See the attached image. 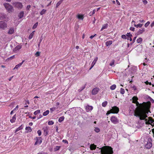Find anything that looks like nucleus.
<instances>
[{
  "mask_svg": "<svg viewBox=\"0 0 154 154\" xmlns=\"http://www.w3.org/2000/svg\"><path fill=\"white\" fill-rule=\"evenodd\" d=\"M77 18L79 19L83 20L84 18L83 16L82 15L78 14L77 16Z\"/></svg>",
  "mask_w": 154,
  "mask_h": 154,
  "instance_id": "nucleus-31",
  "label": "nucleus"
},
{
  "mask_svg": "<svg viewBox=\"0 0 154 154\" xmlns=\"http://www.w3.org/2000/svg\"><path fill=\"white\" fill-rule=\"evenodd\" d=\"M143 2L145 5L148 2L146 0H143Z\"/></svg>",
  "mask_w": 154,
  "mask_h": 154,
  "instance_id": "nucleus-52",
  "label": "nucleus"
},
{
  "mask_svg": "<svg viewBox=\"0 0 154 154\" xmlns=\"http://www.w3.org/2000/svg\"><path fill=\"white\" fill-rule=\"evenodd\" d=\"M15 58V55H14L8 58V59H12Z\"/></svg>",
  "mask_w": 154,
  "mask_h": 154,
  "instance_id": "nucleus-50",
  "label": "nucleus"
},
{
  "mask_svg": "<svg viewBox=\"0 0 154 154\" xmlns=\"http://www.w3.org/2000/svg\"><path fill=\"white\" fill-rule=\"evenodd\" d=\"M49 112V110H47L46 111L44 112L43 113V116H45L48 115Z\"/></svg>",
  "mask_w": 154,
  "mask_h": 154,
  "instance_id": "nucleus-30",
  "label": "nucleus"
},
{
  "mask_svg": "<svg viewBox=\"0 0 154 154\" xmlns=\"http://www.w3.org/2000/svg\"><path fill=\"white\" fill-rule=\"evenodd\" d=\"M99 91V89L97 88H94L92 91V94L93 95L97 94Z\"/></svg>",
  "mask_w": 154,
  "mask_h": 154,
  "instance_id": "nucleus-10",
  "label": "nucleus"
},
{
  "mask_svg": "<svg viewBox=\"0 0 154 154\" xmlns=\"http://www.w3.org/2000/svg\"><path fill=\"white\" fill-rule=\"evenodd\" d=\"M145 31L144 28H141V29H139L137 32L135 34V35L136 36L142 34Z\"/></svg>",
  "mask_w": 154,
  "mask_h": 154,
  "instance_id": "nucleus-9",
  "label": "nucleus"
},
{
  "mask_svg": "<svg viewBox=\"0 0 154 154\" xmlns=\"http://www.w3.org/2000/svg\"><path fill=\"white\" fill-rule=\"evenodd\" d=\"M142 41V38H140L137 39V43H141Z\"/></svg>",
  "mask_w": 154,
  "mask_h": 154,
  "instance_id": "nucleus-32",
  "label": "nucleus"
},
{
  "mask_svg": "<svg viewBox=\"0 0 154 154\" xmlns=\"http://www.w3.org/2000/svg\"><path fill=\"white\" fill-rule=\"evenodd\" d=\"M85 88V86H82V87H81L80 88V89H79L78 90V91L79 92H81V91H82V90H83Z\"/></svg>",
  "mask_w": 154,
  "mask_h": 154,
  "instance_id": "nucleus-43",
  "label": "nucleus"
},
{
  "mask_svg": "<svg viewBox=\"0 0 154 154\" xmlns=\"http://www.w3.org/2000/svg\"><path fill=\"white\" fill-rule=\"evenodd\" d=\"M46 10L45 9H43L40 12V14L41 15H42L45 13Z\"/></svg>",
  "mask_w": 154,
  "mask_h": 154,
  "instance_id": "nucleus-37",
  "label": "nucleus"
},
{
  "mask_svg": "<svg viewBox=\"0 0 154 154\" xmlns=\"http://www.w3.org/2000/svg\"><path fill=\"white\" fill-rule=\"evenodd\" d=\"M119 111V108L117 106H112L110 110L107 112L106 114L108 115L110 113H116Z\"/></svg>",
  "mask_w": 154,
  "mask_h": 154,
  "instance_id": "nucleus-4",
  "label": "nucleus"
},
{
  "mask_svg": "<svg viewBox=\"0 0 154 154\" xmlns=\"http://www.w3.org/2000/svg\"><path fill=\"white\" fill-rule=\"evenodd\" d=\"M29 126H32L33 125V123L32 122H29Z\"/></svg>",
  "mask_w": 154,
  "mask_h": 154,
  "instance_id": "nucleus-64",
  "label": "nucleus"
},
{
  "mask_svg": "<svg viewBox=\"0 0 154 154\" xmlns=\"http://www.w3.org/2000/svg\"><path fill=\"white\" fill-rule=\"evenodd\" d=\"M149 119L148 122V123H153L154 124V120L152 119V118L149 117Z\"/></svg>",
  "mask_w": 154,
  "mask_h": 154,
  "instance_id": "nucleus-24",
  "label": "nucleus"
},
{
  "mask_svg": "<svg viewBox=\"0 0 154 154\" xmlns=\"http://www.w3.org/2000/svg\"><path fill=\"white\" fill-rule=\"evenodd\" d=\"M62 2V1L60 0L58 2L57 4L56 8H57L61 4Z\"/></svg>",
  "mask_w": 154,
  "mask_h": 154,
  "instance_id": "nucleus-38",
  "label": "nucleus"
},
{
  "mask_svg": "<svg viewBox=\"0 0 154 154\" xmlns=\"http://www.w3.org/2000/svg\"><path fill=\"white\" fill-rule=\"evenodd\" d=\"M13 5L16 7L19 8H22L23 7V5L21 3L15 2L13 3Z\"/></svg>",
  "mask_w": 154,
  "mask_h": 154,
  "instance_id": "nucleus-7",
  "label": "nucleus"
},
{
  "mask_svg": "<svg viewBox=\"0 0 154 154\" xmlns=\"http://www.w3.org/2000/svg\"><path fill=\"white\" fill-rule=\"evenodd\" d=\"M62 141L65 143H68V141L66 140H63Z\"/></svg>",
  "mask_w": 154,
  "mask_h": 154,
  "instance_id": "nucleus-54",
  "label": "nucleus"
},
{
  "mask_svg": "<svg viewBox=\"0 0 154 154\" xmlns=\"http://www.w3.org/2000/svg\"><path fill=\"white\" fill-rule=\"evenodd\" d=\"M132 88L134 90H136L137 89V88H136V87L134 85L132 87Z\"/></svg>",
  "mask_w": 154,
  "mask_h": 154,
  "instance_id": "nucleus-59",
  "label": "nucleus"
},
{
  "mask_svg": "<svg viewBox=\"0 0 154 154\" xmlns=\"http://www.w3.org/2000/svg\"><path fill=\"white\" fill-rule=\"evenodd\" d=\"M143 24L139 23L137 24H134V26L137 28H141Z\"/></svg>",
  "mask_w": 154,
  "mask_h": 154,
  "instance_id": "nucleus-25",
  "label": "nucleus"
},
{
  "mask_svg": "<svg viewBox=\"0 0 154 154\" xmlns=\"http://www.w3.org/2000/svg\"><path fill=\"white\" fill-rule=\"evenodd\" d=\"M114 63H115V60H112L111 62L109 63V65L111 66H113L114 64Z\"/></svg>",
  "mask_w": 154,
  "mask_h": 154,
  "instance_id": "nucleus-35",
  "label": "nucleus"
},
{
  "mask_svg": "<svg viewBox=\"0 0 154 154\" xmlns=\"http://www.w3.org/2000/svg\"><path fill=\"white\" fill-rule=\"evenodd\" d=\"M14 31V29L13 28L11 27L10 28L8 32V33L9 34H13Z\"/></svg>",
  "mask_w": 154,
  "mask_h": 154,
  "instance_id": "nucleus-16",
  "label": "nucleus"
},
{
  "mask_svg": "<svg viewBox=\"0 0 154 154\" xmlns=\"http://www.w3.org/2000/svg\"><path fill=\"white\" fill-rule=\"evenodd\" d=\"M23 127L22 126V125H21V126L19 127L18 128H17L16 129V130H15V133H16V132L19 131V130L23 129Z\"/></svg>",
  "mask_w": 154,
  "mask_h": 154,
  "instance_id": "nucleus-29",
  "label": "nucleus"
},
{
  "mask_svg": "<svg viewBox=\"0 0 154 154\" xmlns=\"http://www.w3.org/2000/svg\"><path fill=\"white\" fill-rule=\"evenodd\" d=\"M24 12L23 11H21L19 14L18 15V17L20 19L24 15Z\"/></svg>",
  "mask_w": 154,
  "mask_h": 154,
  "instance_id": "nucleus-19",
  "label": "nucleus"
},
{
  "mask_svg": "<svg viewBox=\"0 0 154 154\" xmlns=\"http://www.w3.org/2000/svg\"><path fill=\"white\" fill-rule=\"evenodd\" d=\"M132 102L133 103L136 104V106H143V105H140V103H139L137 100L138 98L136 96H134L132 98Z\"/></svg>",
  "mask_w": 154,
  "mask_h": 154,
  "instance_id": "nucleus-6",
  "label": "nucleus"
},
{
  "mask_svg": "<svg viewBox=\"0 0 154 154\" xmlns=\"http://www.w3.org/2000/svg\"><path fill=\"white\" fill-rule=\"evenodd\" d=\"M25 130H27L28 132H31L32 131V128L30 127H26Z\"/></svg>",
  "mask_w": 154,
  "mask_h": 154,
  "instance_id": "nucleus-26",
  "label": "nucleus"
},
{
  "mask_svg": "<svg viewBox=\"0 0 154 154\" xmlns=\"http://www.w3.org/2000/svg\"><path fill=\"white\" fill-rule=\"evenodd\" d=\"M60 148V146H57L54 149V151H57L59 150Z\"/></svg>",
  "mask_w": 154,
  "mask_h": 154,
  "instance_id": "nucleus-41",
  "label": "nucleus"
},
{
  "mask_svg": "<svg viewBox=\"0 0 154 154\" xmlns=\"http://www.w3.org/2000/svg\"><path fill=\"white\" fill-rule=\"evenodd\" d=\"M40 110H38L36 111H35L34 113V114L35 115H37V114L40 113Z\"/></svg>",
  "mask_w": 154,
  "mask_h": 154,
  "instance_id": "nucleus-39",
  "label": "nucleus"
},
{
  "mask_svg": "<svg viewBox=\"0 0 154 154\" xmlns=\"http://www.w3.org/2000/svg\"><path fill=\"white\" fill-rule=\"evenodd\" d=\"M112 44V41L111 40H109L106 42V46H108L111 45Z\"/></svg>",
  "mask_w": 154,
  "mask_h": 154,
  "instance_id": "nucleus-21",
  "label": "nucleus"
},
{
  "mask_svg": "<svg viewBox=\"0 0 154 154\" xmlns=\"http://www.w3.org/2000/svg\"><path fill=\"white\" fill-rule=\"evenodd\" d=\"M107 101H105L103 102L102 103V106H106L107 104Z\"/></svg>",
  "mask_w": 154,
  "mask_h": 154,
  "instance_id": "nucleus-44",
  "label": "nucleus"
},
{
  "mask_svg": "<svg viewBox=\"0 0 154 154\" xmlns=\"http://www.w3.org/2000/svg\"><path fill=\"white\" fill-rule=\"evenodd\" d=\"M135 28L134 27H131L130 28V30L133 31H134Z\"/></svg>",
  "mask_w": 154,
  "mask_h": 154,
  "instance_id": "nucleus-51",
  "label": "nucleus"
},
{
  "mask_svg": "<svg viewBox=\"0 0 154 154\" xmlns=\"http://www.w3.org/2000/svg\"><path fill=\"white\" fill-rule=\"evenodd\" d=\"M97 59H98L97 57H96L94 59V60H93V61L92 63H91V67L89 69V70H91L93 68V67L94 66L96 63L97 60Z\"/></svg>",
  "mask_w": 154,
  "mask_h": 154,
  "instance_id": "nucleus-14",
  "label": "nucleus"
},
{
  "mask_svg": "<svg viewBox=\"0 0 154 154\" xmlns=\"http://www.w3.org/2000/svg\"><path fill=\"white\" fill-rule=\"evenodd\" d=\"M94 130L97 133L99 132L100 131V129L99 128H97V127L95 128V129H94Z\"/></svg>",
  "mask_w": 154,
  "mask_h": 154,
  "instance_id": "nucleus-42",
  "label": "nucleus"
},
{
  "mask_svg": "<svg viewBox=\"0 0 154 154\" xmlns=\"http://www.w3.org/2000/svg\"><path fill=\"white\" fill-rule=\"evenodd\" d=\"M37 133L38 134L39 136H40L41 135L42 132L40 130H38L37 131Z\"/></svg>",
  "mask_w": 154,
  "mask_h": 154,
  "instance_id": "nucleus-48",
  "label": "nucleus"
},
{
  "mask_svg": "<svg viewBox=\"0 0 154 154\" xmlns=\"http://www.w3.org/2000/svg\"><path fill=\"white\" fill-rule=\"evenodd\" d=\"M135 22L134 21L132 20V21L131 23L132 24H134H134H135Z\"/></svg>",
  "mask_w": 154,
  "mask_h": 154,
  "instance_id": "nucleus-63",
  "label": "nucleus"
},
{
  "mask_svg": "<svg viewBox=\"0 0 154 154\" xmlns=\"http://www.w3.org/2000/svg\"><path fill=\"white\" fill-rule=\"evenodd\" d=\"M150 22H149V21H148L147 22V23H146L145 25H144V26L145 27H147L150 24Z\"/></svg>",
  "mask_w": 154,
  "mask_h": 154,
  "instance_id": "nucleus-45",
  "label": "nucleus"
},
{
  "mask_svg": "<svg viewBox=\"0 0 154 154\" xmlns=\"http://www.w3.org/2000/svg\"><path fill=\"white\" fill-rule=\"evenodd\" d=\"M96 147V146L94 144H91L90 146V149L91 150L95 149Z\"/></svg>",
  "mask_w": 154,
  "mask_h": 154,
  "instance_id": "nucleus-22",
  "label": "nucleus"
},
{
  "mask_svg": "<svg viewBox=\"0 0 154 154\" xmlns=\"http://www.w3.org/2000/svg\"><path fill=\"white\" fill-rule=\"evenodd\" d=\"M101 154H112L113 153L112 149L111 147L105 146L100 148Z\"/></svg>",
  "mask_w": 154,
  "mask_h": 154,
  "instance_id": "nucleus-2",
  "label": "nucleus"
},
{
  "mask_svg": "<svg viewBox=\"0 0 154 154\" xmlns=\"http://www.w3.org/2000/svg\"><path fill=\"white\" fill-rule=\"evenodd\" d=\"M16 119V114H15L13 116L12 119L10 120V122L11 123H14L15 122Z\"/></svg>",
  "mask_w": 154,
  "mask_h": 154,
  "instance_id": "nucleus-20",
  "label": "nucleus"
},
{
  "mask_svg": "<svg viewBox=\"0 0 154 154\" xmlns=\"http://www.w3.org/2000/svg\"><path fill=\"white\" fill-rule=\"evenodd\" d=\"M7 27V24L4 21H0V28L4 29Z\"/></svg>",
  "mask_w": 154,
  "mask_h": 154,
  "instance_id": "nucleus-8",
  "label": "nucleus"
},
{
  "mask_svg": "<svg viewBox=\"0 0 154 154\" xmlns=\"http://www.w3.org/2000/svg\"><path fill=\"white\" fill-rule=\"evenodd\" d=\"M152 146V144L150 141L149 140L147 144L145 145V147L147 149H150Z\"/></svg>",
  "mask_w": 154,
  "mask_h": 154,
  "instance_id": "nucleus-12",
  "label": "nucleus"
},
{
  "mask_svg": "<svg viewBox=\"0 0 154 154\" xmlns=\"http://www.w3.org/2000/svg\"><path fill=\"white\" fill-rule=\"evenodd\" d=\"M54 122L52 121H49L48 122L49 125H52L54 124Z\"/></svg>",
  "mask_w": 154,
  "mask_h": 154,
  "instance_id": "nucleus-40",
  "label": "nucleus"
},
{
  "mask_svg": "<svg viewBox=\"0 0 154 154\" xmlns=\"http://www.w3.org/2000/svg\"><path fill=\"white\" fill-rule=\"evenodd\" d=\"M116 2L117 4L119 5H120V2H119L118 0H116Z\"/></svg>",
  "mask_w": 154,
  "mask_h": 154,
  "instance_id": "nucleus-60",
  "label": "nucleus"
},
{
  "mask_svg": "<svg viewBox=\"0 0 154 154\" xmlns=\"http://www.w3.org/2000/svg\"><path fill=\"white\" fill-rule=\"evenodd\" d=\"M85 107L86 111L87 112H88L89 111L93 109L92 106H85Z\"/></svg>",
  "mask_w": 154,
  "mask_h": 154,
  "instance_id": "nucleus-18",
  "label": "nucleus"
},
{
  "mask_svg": "<svg viewBox=\"0 0 154 154\" xmlns=\"http://www.w3.org/2000/svg\"><path fill=\"white\" fill-rule=\"evenodd\" d=\"M44 132L45 133V136L47 135L48 134V131L46 129L44 130Z\"/></svg>",
  "mask_w": 154,
  "mask_h": 154,
  "instance_id": "nucleus-47",
  "label": "nucleus"
},
{
  "mask_svg": "<svg viewBox=\"0 0 154 154\" xmlns=\"http://www.w3.org/2000/svg\"><path fill=\"white\" fill-rule=\"evenodd\" d=\"M64 119V117L63 116H62L60 117L58 119V122H61Z\"/></svg>",
  "mask_w": 154,
  "mask_h": 154,
  "instance_id": "nucleus-27",
  "label": "nucleus"
},
{
  "mask_svg": "<svg viewBox=\"0 0 154 154\" xmlns=\"http://www.w3.org/2000/svg\"><path fill=\"white\" fill-rule=\"evenodd\" d=\"M55 108H51L50 110H51V112H53L54 110H55Z\"/></svg>",
  "mask_w": 154,
  "mask_h": 154,
  "instance_id": "nucleus-58",
  "label": "nucleus"
},
{
  "mask_svg": "<svg viewBox=\"0 0 154 154\" xmlns=\"http://www.w3.org/2000/svg\"><path fill=\"white\" fill-rule=\"evenodd\" d=\"M18 106H16L15 108H14L13 110L14 111L15 110H17L18 109Z\"/></svg>",
  "mask_w": 154,
  "mask_h": 154,
  "instance_id": "nucleus-61",
  "label": "nucleus"
},
{
  "mask_svg": "<svg viewBox=\"0 0 154 154\" xmlns=\"http://www.w3.org/2000/svg\"><path fill=\"white\" fill-rule=\"evenodd\" d=\"M3 5L8 13H10L14 11V9L13 7L10 4L5 3Z\"/></svg>",
  "mask_w": 154,
  "mask_h": 154,
  "instance_id": "nucleus-3",
  "label": "nucleus"
},
{
  "mask_svg": "<svg viewBox=\"0 0 154 154\" xmlns=\"http://www.w3.org/2000/svg\"><path fill=\"white\" fill-rule=\"evenodd\" d=\"M111 121L115 124L117 123L118 122V120L117 118L114 116H112L111 118Z\"/></svg>",
  "mask_w": 154,
  "mask_h": 154,
  "instance_id": "nucleus-11",
  "label": "nucleus"
},
{
  "mask_svg": "<svg viewBox=\"0 0 154 154\" xmlns=\"http://www.w3.org/2000/svg\"><path fill=\"white\" fill-rule=\"evenodd\" d=\"M137 36H136L134 37L133 39V41H132V42H133V43H134V42H135V40L137 38Z\"/></svg>",
  "mask_w": 154,
  "mask_h": 154,
  "instance_id": "nucleus-55",
  "label": "nucleus"
},
{
  "mask_svg": "<svg viewBox=\"0 0 154 154\" xmlns=\"http://www.w3.org/2000/svg\"><path fill=\"white\" fill-rule=\"evenodd\" d=\"M40 52L39 51H38L36 52V53L35 54V55L36 56V57H38L40 56Z\"/></svg>",
  "mask_w": 154,
  "mask_h": 154,
  "instance_id": "nucleus-46",
  "label": "nucleus"
},
{
  "mask_svg": "<svg viewBox=\"0 0 154 154\" xmlns=\"http://www.w3.org/2000/svg\"><path fill=\"white\" fill-rule=\"evenodd\" d=\"M139 21L140 23H143L145 22L144 20H140Z\"/></svg>",
  "mask_w": 154,
  "mask_h": 154,
  "instance_id": "nucleus-62",
  "label": "nucleus"
},
{
  "mask_svg": "<svg viewBox=\"0 0 154 154\" xmlns=\"http://www.w3.org/2000/svg\"><path fill=\"white\" fill-rule=\"evenodd\" d=\"M42 142V140H41V137H37V140L36 142L35 143V145H36L38 143L39 144H40Z\"/></svg>",
  "mask_w": 154,
  "mask_h": 154,
  "instance_id": "nucleus-13",
  "label": "nucleus"
},
{
  "mask_svg": "<svg viewBox=\"0 0 154 154\" xmlns=\"http://www.w3.org/2000/svg\"><path fill=\"white\" fill-rule=\"evenodd\" d=\"M121 37H122V38H123V39H127L126 36V35H122Z\"/></svg>",
  "mask_w": 154,
  "mask_h": 154,
  "instance_id": "nucleus-49",
  "label": "nucleus"
},
{
  "mask_svg": "<svg viewBox=\"0 0 154 154\" xmlns=\"http://www.w3.org/2000/svg\"><path fill=\"white\" fill-rule=\"evenodd\" d=\"M149 107L150 106H137L134 110V115L139 117L140 120H145L146 122L147 119L146 118L147 117V114L149 111Z\"/></svg>",
  "mask_w": 154,
  "mask_h": 154,
  "instance_id": "nucleus-1",
  "label": "nucleus"
},
{
  "mask_svg": "<svg viewBox=\"0 0 154 154\" xmlns=\"http://www.w3.org/2000/svg\"><path fill=\"white\" fill-rule=\"evenodd\" d=\"M24 61L25 60H23L21 63H20L17 65L14 68V69H18V68L20 67L22 65V64H23V63Z\"/></svg>",
  "mask_w": 154,
  "mask_h": 154,
  "instance_id": "nucleus-17",
  "label": "nucleus"
},
{
  "mask_svg": "<svg viewBox=\"0 0 154 154\" xmlns=\"http://www.w3.org/2000/svg\"><path fill=\"white\" fill-rule=\"evenodd\" d=\"M21 47L22 46L20 45H18L13 49V51L15 52H16L17 51L20 49L21 48Z\"/></svg>",
  "mask_w": 154,
  "mask_h": 154,
  "instance_id": "nucleus-15",
  "label": "nucleus"
},
{
  "mask_svg": "<svg viewBox=\"0 0 154 154\" xmlns=\"http://www.w3.org/2000/svg\"><path fill=\"white\" fill-rule=\"evenodd\" d=\"M116 86L115 85H113L110 87V89L112 90H113L116 88Z\"/></svg>",
  "mask_w": 154,
  "mask_h": 154,
  "instance_id": "nucleus-33",
  "label": "nucleus"
},
{
  "mask_svg": "<svg viewBox=\"0 0 154 154\" xmlns=\"http://www.w3.org/2000/svg\"><path fill=\"white\" fill-rule=\"evenodd\" d=\"M127 36L129 37H131L132 36V35L130 33H127Z\"/></svg>",
  "mask_w": 154,
  "mask_h": 154,
  "instance_id": "nucleus-56",
  "label": "nucleus"
},
{
  "mask_svg": "<svg viewBox=\"0 0 154 154\" xmlns=\"http://www.w3.org/2000/svg\"><path fill=\"white\" fill-rule=\"evenodd\" d=\"M31 8V6L30 5H28L27 6L26 9L27 10H29L30 8Z\"/></svg>",
  "mask_w": 154,
  "mask_h": 154,
  "instance_id": "nucleus-53",
  "label": "nucleus"
},
{
  "mask_svg": "<svg viewBox=\"0 0 154 154\" xmlns=\"http://www.w3.org/2000/svg\"><path fill=\"white\" fill-rule=\"evenodd\" d=\"M154 26V21H153L152 23L151 24L150 26L151 27H152Z\"/></svg>",
  "mask_w": 154,
  "mask_h": 154,
  "instance_id": "nucleus-57",
  "label": "nucleus"
},
{
  "mask_svg": "<svg viewBox=\"0 0 154 154\" xmlns=\"http://www.w3.org/2000/svg\"><path fill=\"white\" fill-rule=\"evenodd\" d=\"M125 91L124 89L122 88H120V93L122 94H123L125 93Z\"/></svg>",
  "mask_w": 154,
  "mask_h": 154,
  "instance_id": "nucleus-34",
  "label": "nucleus"
},
{
  "mask_svg": "<svg viewBox=\"0 0 154 154\" xmlns=\"http://www.w3.org/2000/svg\"><path fill=\"white\" fill-rule=\"evenodd\" d=\"M108 26V24L106 23V24H104L101 29V31H102L103 29H106L107 28Z\"/></svg>",
  "mask_w": 154,
  "mask_h": 154,
  "instance_id": "nucleus-23",
  "label": "nucleus"
},
{
  "mask_svg": "<svg viewBox=\"0 0 154 154\" xmlns=\"http://www.w3.org/2000/svg\"><path fill=\"white\" fill-rule=\"evenodd\" d=\"M38 22H37L34 24L32 28L33 29H35L36 28L38 25Z\"/></svg>",
  "mask_w": 154,
  "mask_h": 154,
  "instance_id": "nucleus-36",
  "label": "nucleus"
},
{
  "mask_svg": "<svg viewBox=\"0 0 154 154\" xmlns=\"http://www.w3.org/2000/svg\"><path fill=\"white\" fill-rule=\"evenodd\" d=\"M147 97H148L147 99L149 101H148L146 102H143V106H151V103H154V100L150 97L148 96H147Z\"/></svg>",
  "mask_w": 154,
  "mask_h": 154,
  "instance_id": "nucleus-5",
  "label": "nucleus"
},
{
  "mask_svg": "<svg viewBox=\"0 0 154 154\" xmlns=\"http://www.w3.org/2000/svg\"><path fill=\"white\" fill-rule=\"evenodd\" d=\"M34 31L32 32L29 35L28 38L29 39H31L33 37L34 35Z\"/></svg>",
  "mask_w": 154,
  "mask_h": 154,
  "instance_id": "nucleus-28",
  "label": "nucleus"
}]
</instances>
